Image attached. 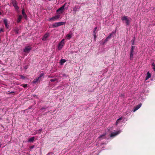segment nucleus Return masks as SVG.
I'll return each mask as SVG.
<instances>
[{
    "mask_svg": "<svg viewBox=\"0 0 155 155\" xmlns=\"http://www.w3.org/2000/svg\"><path fill=\"white\" fill-rule=\"evenodd\" d=\"M65 44L64 39H63L62 40L59 42L58 46V48L59 50H61L63 47L64 45Z\"/></svg>",
    "mask_w": 155,
    "mask_h": 155,
    "instance_id": "1",
    "label": "nucleus"
},
{
    "mask_svg": "<svg viewBox=\"0 0 155 155\" xmlns=\"http://www.w3.org/2000/svg\"><path fill=\"white\" fill-rule=\"evenodd\" d=\"M65 22H56L52 25V27L54 28L57 27L59 26L63 25L65 24Z\"/></svg>",
    "mask_w": 155,
    "mask_h": 155,
    "instance_id": "2",
    "label": "nucleus"
},
{
    "mask_svg": "<svg viewBox=\"0 0 155 155\" xmlns=\"http://www.w3.org/2000/svg\"><path fill=\"white\" fill-rule=\"evenodd\" d=\"M60 15H59L53 16L52 17L49 18V21H55L60 18Z\"/></svg>",
    "mask_w": 155,
    "mask_h": 155,
    "instance_id": "3",
    "label": "nucleus"
},
{
    "mask_svg": "<svg viewBox=\"0 0 155 155\" xmlns=\"http://www.w3.org/2000/svg\"><path fill=\"white\" fill-rule=\"evenodd\" d=\"M122 20L123 21H125L126 24L127 25H129L130 21L128 18V17L127 16H124L122 18Z\"/></svg>",
    "mask_w": 155,
    "mask_h": 155,
    "instance_id": "4",
    "label": "nucleus"
},
{
    "mask_svg": "<svg viewBox=\"0 0 155 155\" xmlns=\"http://www.w3.org/2000/svg\"><path fill=\"white\" fill-rule=\"evenodd\" d=\"M31 46L30 45L27 46L23 49V51L25 52L29 53L31 50Z\"/></svg>",
    "mask_w": 155,
    "mask_h": 155,
    "instance_id": "5",
    "label": "nucleus"
},
{
    "mask_svg": "<svg viewBox=\"0 0 155 155\" xmlns=\"http://www.w3.org/2000/svg\"><path fill=\"white\" fill-rule=\"evenodd\" d=\"M120 130L113 132L111 133V134H110V137H114L120 133Z\"/></svg>",
    "mask_w": 155,
    "mask_h": 155,
    "instance_id": "6",
    "label": "nucleus"
},
{
    "mask_svg": "<svg viewBox=\"0 0 155 155\" xmlns=\"http://www.w3.org/2000/svg\"><path fill=\"white\" fill-rule=\"evenodd\" d=\"M49 34L48 33H46L43 36L42 38V40L45 41L47 40V38H48L49 36Z\"/></svg>",
    "mask_w": 155,
    "mask_h": 155,
    "instance_id": "7",
    "label": "nucleus"
},
{
    "mask_svg": "<svg viewBox=\"0 0 155 155\" xmlns=\"http://www.w3.org/2000/svg\"><path fill=\"white\" fill-rule=\"evenodd\" d=\"M66 4H67V3H65L60 8H58L57 10V12H58L60 11H61V12H62L63 10L64 9L65 6Z\"/></svg>",
    "mask_w": 155,
    "mask_h": 155,
    "instance_id": "8",
    "label": "nucleus"
},
{
    "mask_svg": "<svg viewBox=\"0 0 155 155\" xmlns=\"http://www.w3.org/2000/svg\"><path fill=\"white\" fill-rule=\"evenodd\" d=\"M123 119V118L122 117H120L115 122V125L117 126L118 124L121 123L123 121V120H122Z\"/></svg>",
    "mask_w": 155,
    "mask_h": 155,
    "instance_id": "9",
    "label": "nucleus"
},
{
    "mask_svg": "<svg viewBox=\"0 0 155 155\" xmlns=\"http://www.w3.org/2000/svg\"><path fill=\"white\" fill-rule=\"evenodd\" d=\"M142 105V104L141 103H140L137 105V106L135 107L134 108V110H133V111L134 112H135L137 110H138L139 108H140V107H141Z\"/></svg>",
    "mask_w": 155,
    "mask_h": 155,
    "instance_id": "10",
    "label": "nucleus"
},
{
    "mask_svg": "<svg viewBox=\"0 0 155 155\" xmlns=\"http://www.w3.org/2000/svg\"><path fill=\"white\" fill-rule=\"evenodd\" d=\"M106 135V133L100 135L99 137L98 138L100 139V140H101L105 138V136Z\"/></svg>",
    "mask_w": 155,
    "mask_h": 155,
    "instance_id": "11",
    "label": "nucleus"
},
{
    "mask_svg": "<svg viewBox=\"0 0 155 155\" xmlns=\"http://www.w3.org/2000/svg\"><path fill=\"white\" fill-rule=\"evenodd\" d=\"M22 13L23 15V17L25 18V19H26L27 18V16L25 12V10L24 9H23L22 10Z\"/></svg>",
    "mask_w": 155,
    "mask_h": 155,
    "instance_id": "12",
    "label": "nucleus"
},
{
    "mask_svg": "<svg viewBox=\"0 0 155 155\" xmlns=\"http://www.w3.org/2000/svg\"><path fill=\"white\" fill-rule=\"evenodd\" d=\"M22 18V16L21 15H19L17 18V23H19L20 22Z\"/></svg>",
    "mask_w": 155,
    "mask_h": 155,
    "instance_id": "13",
    "label": "nucleus"
},
{
    "mask_svg": "<svg viewBox=\"0 0 155 155\" xmlns=\"http://www.w3.org/2000/svg\"><path fill=\"white\" fill-rule=\"evenodd\" d=\"M4 23L5 25V27L8 28L9 25L8 24L7 20L6 19H5L4 20Z\"/></svg>",
    "mask_w": 155,
    "mask_h": 155,
    "instance_id": "14",
    "label": "nucleus"
},
{
    "mask_svg": "<svg viewBox=\"0 0 155 155\" xmlns=\"http://www.w3.org/2000/svg\"><path fill=\"white\" fill-rule=\"evenodd\" d=\"M39 79V78H38V77L36 78L35 79H34L33 81H32V83L34 84H36L38 81Z\"/></svg>",
    "mask_w": 155,
    "mask_h": 155,
    "instance_id": "15",
    "label": "nucleus"
},
{
    "mask_svg": "<svg viewBox=\"0 0 155 155\" xmlns=\"http://www.w3.org/2000/svg\"><path fill=\"white\" fill-rule=\"evenodd\" d=\"M134 52V50H132L131 49L130 50V59L131 60V58H133V53Z\"/></svg>",
    "mask_w": 155,
    "mask_h": 155,
    "instance_id": "16",
    "label": "nucleus"
},
{
    "mask_svg": "<svg viewBox=\"0 0 155 155\" xmlns=\"http://www.w3.org/2000/svg\"><path fill=\"white\" fill-rule=\"evenodd\" d=\"M72 33H69V34H68L66 36V37L67 38V39H70L71 37H72Z\"/></svg>",
    "mask_w": 155,
    "mask_h": 155,
    "instance_id": "17",
    "label": "nucleus"
},
{
    "mask_svg": "<svg viewBox=\"0 0 155 155\" xmlns=\"http://www.w3.org/2000/svg\"><path fill=\"white\" fill-rule=\"evenodd\" d=\"M151 76V75L149 72L147 73V76L146 77V80L150 78Z\"/></svg>",
    "mask_w": 155,
    "mask_h": 155,
    "instance_id": "18",
    "label": "nucleus"
},
{
    "mask_svg": "<svg viewBox=\"0 0 155 155\" xmlns=\"http://www.w3.org/2000/svg\"><path fill=\"white\" fill-rule=\"evenodd\" d=\"M35 139V137H33L29 138L28 140V142H33Z\"/></svg>",
    "mask_w": 155,
    "mask_h": 155,
    "instance_id": "19",
    "label": "nucleus"
},
{
    "mask_svg": "<svg viewBox=\"0 0 155 155\" xmlns=\"http://www.w3.org/2000/svg\"><path fill=\"white\" fill-rule=\"evenodd\" d=\"M66 60L64 59H61L60 60V64L62 65L64 63L66 62Z\"/></svg>",
    "mask_w": 155,
    "mask_h": 155,
    "instance_id": "20",
    "label": "nucleus"
},
{
    "mask_svg": "<svg viewBox=\"0 0 155 155\" xmlns=\"http://www.w3.org/2000/svg\"><path fill=\"white\" fill-rule=\"evenodd\" d=\"M13 5L16 10H18V9H19V7H18V6L17 5V3L15 5Z\"/></svg>",
    "mask_w": 155,
    "mask_h": 155,
    "instance_id": "21",
    "label": "nucleus"
},
{
    "mask_svg": "<svg viewBox=\"0 0 155 155\" xmlns=\"http://www.w3.org/2000/svg\"><path fill=\"white\" fill-rule=\"evenodd\" d=\"M12 2L13 5L17 4V2L16 0H12Z\"/></svg>",
    "mask_w": 155,
    "mask_h": 155,
    "instance_id": "22",
    "label": "nucleus"
},
{
    "mask_svg": "<svg viewBox=\"0 0 155 155\" xmlns=\"http://www.w3.org/2000/svg\"><path fill=\"white\" fill-rule=\"evenodd\" d=\"M135 37H134L132 40V45H134V43L135 42Z\"/></svg>",
    "mask_w": 155,
    "mask_h": 155,
    "instance_id": "23",
    "label": "nucleus"
},
{
    "mask_svg": "<svg viewBox=\"0 0 155 155\" xmlns=\"http://www.w3.org/2000/svg\"><path fill=\"white\" fill-rule=\"evenodd\" d=\"M152 68L155 71V64L154 62L152 63Z\"/></svg>",
    "mask_w": 155,
    "mask_h": 155,
    "instance_id": "24",
    "label": "nucleus"
},
{
    "mask_svg": "<svg viewBox=\"0 0 155 155\" xmlns=\"http://www.w3.org/2000/svg\"><path fill=\"white\" fill-rule=\"evenodd\" d=\"M58 79H57V78H54V79H51V80H50V81L51 82H54L55 81H58Z\"/></svg>",
    "mask_w": 155,
    "mask_h": 155,
    "instance_id": "25",
    "label": "nucleus"
},
{
    "mask_svg": "<svg viewBox=\"0 0 155 155\" xmlns=\"http://www.w3.org/2000/svg\"><path fill=\"white\" fill-rule=\"evenodd\" d=\"M78 9V8H77L76 6L74 7L73 8V11L74 12H75L76 11H77V9Z\"/></svg>",
    "mask_w": 155,
    "mask_h": 155,
    "instance_id": "26",
    "label": "nucleus"
},
{
    "mask_svg": "<svg viewBox=\"0 0 155 155\" xmlns=\"http://www.w3.org/2000/svg\"><path fill=\"white\" fill-rule=\"evenodd\" d=\"M112 34H112V33L110 34L109 35L108 37H107V39H109L111 37V36H112Z\"/></svg>",
    "mask_w": 155,
    "mask_h": 155,
    "instance_id": "27",
    "label": "nucleus"
},
{
    "mask_svg": "<svg viewBox=\"0 0 155 155\" xmlns=\"http://www.w3.org/2000/svg\"><path fill=\"white\" fill-rule=\"evenodd\" d=\"M97 29V27H96L94 29V30L93 31V34H96V30Z\"/></svg>",
    "mask_w": 155,
    "mask_h": 155,
    "instance_id": "28",
    "label": "nucleus"
},
{
    "mask_svg": "<svg viewBox=\"0 0 155 155\" xmlns=\"http://www.w3.org/2000/svg\"><path fill=\"white\" fill-rule=\"evenodd\" d=\"M27 84H25L24 85L21 84V86H22L24 88H26L27 86Z\"/></svg>",
    "mask_w": 155,
    "mask_h": 155,
    "instance_id": "29",
    "label": "nucleus"
},
{
    "mask_svg": "<svg viewBox=\"0 0 155 155\" xmlns=\"http://www.w3.org/2000/svg\"><path fill=\"white\" fill-rule=\"evenodd\" d=\"M42 130V129H39V130H37V133H40L41 132V131Z\"/></svg>",
    "mask_w": 155,
    "mask_h": 155,
    "instance_id": "30",
    "label": "nucleus"
},
{
    "mask_svg": "<svg viewBox=\"0 0 155 155\" xmlns=\"http://www.w3.org/2000/svg\"><path fill=\"white\" fill-rule=\"evenodd\" d=\"M20 77H21V79H25V76H23L22 75H20Z\"/></svg>",
    "mask_w": 155,
    "mask_h": 155,
    "instance_id": "31",
    "label": "nucleus"
},
{
    "mask_svg": "<svg viewBox=\"0 0 155 155\" xmlns=\"http://www.w3.org/2000/svg\"><path fill=\"white\" fill-rule=\"evenodd\" d=\"M44 74L43 73H41L40 74V76L39 77H38V78H39V79H40V78L43 76L44 75Z\"/></svg>",
    "mask_w": 155,
    "mask_h": 155,
    "instance_id": "32",
    "label": "nucleus"
},
{
    "mask_svg": "<svg viewBox=\"0 0 155 155\" xmlns=\"http://www.w3.org/2000/svg\"><path fill=\"white\" fill-rule=\"evenodd\" d=\"M109 39H107V38H106V39L104 40V43H106V42H107Z\"/></svg>",
    "mask_w": 155,
    "mask_h": 155,
    "instance_id": "33",
    "label": "nucleus"
},
{
    "mask_svg": "<svg viewBox=\"0 0 155 155\" xmlns=\"http://www.w3.org/2000/svg\"><path fill=\"white\" fill-rule=\"evenodd\" d=\"M34 147H35V146L33 145L32 146L30 147V149H33L34 148Z\"/></svg>",
    "mask_w": 155,
    "mask_h": 155,
    "instance_id": "34",
    "label": "nucleus"
},
{
    "mask_svg": "<svg viewBox=\"0 0 155 155\" xmlns=\"http://www.w3.org/2000/svg\"><path fill=\"white\" fill-rule=\"evenodd\" d=\"M94 39L95 40L96 38V34H94Z\"/></svg>",
    "mask_w": 155,
    "mask_h": 155,
    "instance_id": "35",
    "label": "nucleus"
},
{
    "mask_svg": "<svg viewBox=\"0 0 155 155\" xmlns=\"http://www.w3.org/2000/svg\"><path fill=\"white\" fill-rule=\"evenodd\" d=\"M14 93H15V92L14 91H11V92L8 93V94H14Z\"/></svg>",
    "mask_w": 155,
    "mask_h": 155,
    "instance_id": "36",
    "label": "nucleus"
},
{
    "mask_svg": "<svg viewBox=\"0 0 155 155\" xmlns=\"http://www.w3.org/2000/svg\"><path fill=\"white\" fill-rule=\"evenodd\" d=\"M135 47L134 46H132L131 47V49L134 50V49Z\"/></svg>",
    "mask_w": 155,
    "mask_h": 155,
    "instance_id": "37",
    "label": "nucleus"
},
{
    "mask_svg": "<svg viewBox=\"0 0 155 155\" xmlns=\"http://www.w3.org/2000/svg\"><path fill=\"white\" fill-rule=\"evenodd\" d=\"M48 77L49 78H52L53 77L51 76L50 75H49Z\"/></svg>",
    "mask_w": 155,
    "mask_h": 155,
    "instance_id": "38",
    "label": "nucleus"
},
{
    "mask_svg": "<svg viewBox=\"0 0 155 155\" xmlns=\"http://www.w3.org/2000/svg\"><path fill=\"white\" fill-rule=\"evenodd\" d=\"M1 145H2V144L0 143V148L1 147Z\"/></svg>",
    "mask_w": 155,
    "mask_h": 155,
    "instance_id": "39",
    "label": "nucleus"
},
{
    "mask_svg": "<svg viewBox=\"0 0 155 155\" xmlns=\"http://www.w3.org/2000/svg\"><path fill=\"white\" fill-rule=\"evenodd\" d=\"M2 14V13L0 12V15H1Z\"/></svg>",
    "mask_w": 155,
    "mask_h": 155,
    "instance_id": "40",
    "label": "nucleus"
},
{
    "mask_svg": "<svg viewBox=\"0 0 155 155\" xmlns=\"http://www.w3.org/2000/svg\"><path fill=\"white\" fill-rule=\"evenodd\" d=\"M110 129L109 130H108L110 131Z\"/></svg>",
    "mask_w": 155,
    "mask_h": 155,
    "instance_id": "41",
    "label": "nucleus"
}]
</instances>
